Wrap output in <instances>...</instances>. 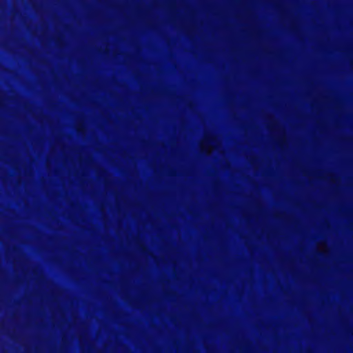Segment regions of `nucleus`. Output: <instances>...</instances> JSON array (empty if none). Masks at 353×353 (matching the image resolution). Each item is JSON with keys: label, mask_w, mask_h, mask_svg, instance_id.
Here are the masks:
<instances>
[{"label": "nucleus", "mask_w": 353, "mask_h": 353, "mask_svg": "<svg viewBox=\"0 0 353 353\" xmlns=\"http://www.w3.org/2000/svg\"><path fill=\"white\" fill-rule=\"evenodd\" d=\"M148 52H154V0H148Z\"/></svg>", "instance_id": "1"}]
</instances>
